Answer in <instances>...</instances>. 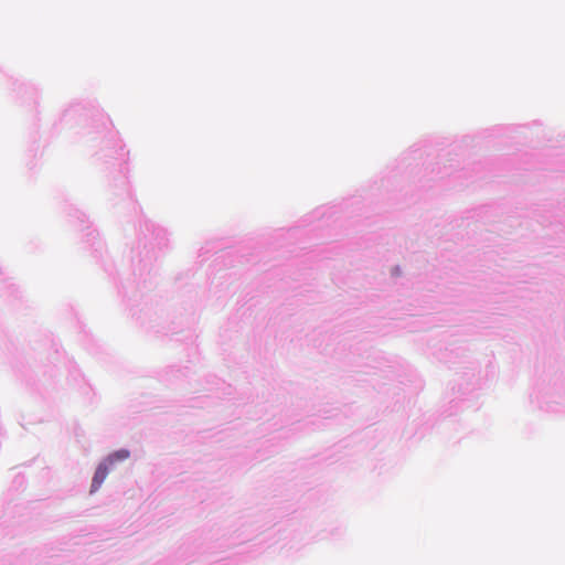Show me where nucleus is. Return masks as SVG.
<instances>
[{"mask_svg":"<svg viewBox=\"0 0 565 565\" xmlns=\"http://www.w3.org/2000/svg\"><path fill=\"white\" fill-rule=\"evenodd\" d=\"M108 467L109 465L106 461L102 462L97 467L92 482V492L96 491L106 479L109 471Z\"/></svg>","mask_w":565,"mask_h":565,"instance_id":"nucleus-1","label":"nucleus"},{"mask_svg":"<svg viewBox=\"0 0 565 565\" xmlns=\"http://www.w3.org/2000/svg\"><path fill=\"white\" fill-rule=\"evenodd\" d=\"M130 456V452L127 450V449H120V450H117L113 454H110L106 459L105 461L109 465V466H113L115 462L117 461H124L126 459H128Z\"/></svg>","mask_w":565,"mask_h":565,"instance_id":"nucleus-2","label":"nucleus"}]
</instances>
